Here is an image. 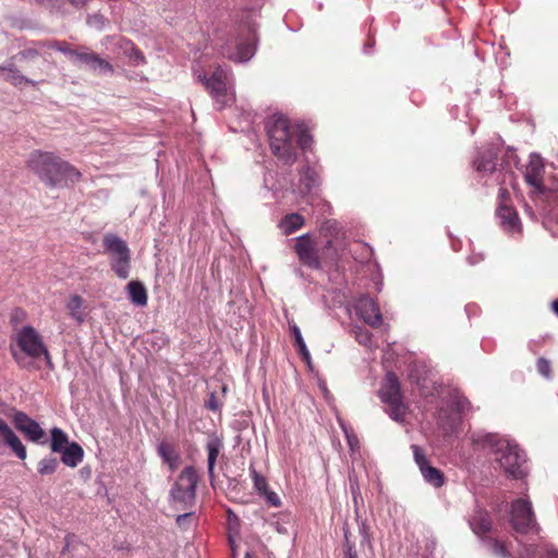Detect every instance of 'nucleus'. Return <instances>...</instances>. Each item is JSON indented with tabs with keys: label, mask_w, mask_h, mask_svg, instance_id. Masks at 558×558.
Returning a JSON list of instances; mask_svg holds the SVG:
<instances>
[{
	"label": "nucleus",
	"mask_w": 558,
	"mask_h": 558,
	"mask_svg": "<svg viewBox=\"0 0 558 558\" xmlns=\"http://www.w3.org/2000/svg\"><path fill=\"white\" fill-rule=\"evenodd\" d=\"M371 332L368 330L360 329V331L356 333V339L361 344H368L371 342Z\"/></svg>",
	"instance_id": "obj_40"
},
{
	"label": "nucleus",
	"mask_w": 558,
	"mask_h": 558,
	"mask_svg": "<svg viewBox=\"0 0 558 558\" xmlns=\"http://www.w3.org/2000/svg\"><path fill=\"white\" fill-rule=\"evenodd\" d=\"M305 225V219L298 213H292L283 216L278 223V228L282 234L290 235L298 230L302 229Z\"/></svg>",
	"instance_id": "obj_20"
},
{
	"label": "nucleus",
	"mask_w": 558,
	"mask_h": 558,
	"mask_svg": "<svg viewBox=\"0 0 558 558\" xmlns=\"http://www.w3.org/2000/svg\"><path fill=\"white\" fill-rule=\"evenodd\" d=\"M82 305L83 299L77 294L72 295L66 304V308L70 311L71 316L77 319L78 322H82V316L80 312Z\"/></svg>",
	"instance_id": "obj_34"
},
{
	"label": "nucleus",
	"mask_w": 558,
	"mask_h": 558,
	"mask_svg": "<svg viewBox=\"0 0 558 558\" xmlns=\"http://www.w3.org/2000/svg\"><path fill=\"white\" fill-rule=\"evenodd\" d=\"M250 473L257 494L260 496L263 493H267L269 488L267 478L253 468L250 469Z\"/></svg>",
	"instance_id": "obj_33"
},
{
	"label": "nucleus",
	"mask_w": 558,
	"mask_h": 558,
	"mask_svg": "<svg viewBox=\"0 0 558 558\" xmlns=\"http://www.w3.org/2000/svg\"><path fill=\"white\" fill-rule=\"evenodd\" d=\"M486 544L493 555H495L497 557H501V558H511L512 557L505 543H502L496 538L488 537L486 539Z\"/></svg>",
	"instance_id": "obj_31"
},
{
	"label": "nucleus",
	"mask_w": 558,
	"mask_h": 558,
	"mask_svg": "<svg viewBox=\"0 0 558 558\" xmlns=\"http://www.w3.org/2000/svg\"><path fill=\"white\" fill-rule=\"evenodd\" d=\"M73 62L87 65L92 70L99 69L101 73H113V66L99 54L90 51L87 47L75 48Z\"/></svg>",
	"instance_id": "obj_14"
},
{
	"label": "nucleus",
	"mask_w": 558,
	"mask_h": 558,
	"mask_svg": "<svg viewBox=\"0 0 558 558\" xmlns=\"http://www.w3.org/2000/svg\"><path fill=\"white\" fill-rule=\"evenodd\" d=\"M536 367L539 374L545 377H549L551 374L550 362L545 357H539L536 363Z\"/></svg>",
	"instance_id": "obj_36"
},
{
	"label": "nucleus",
	"mask_w": 558,
	"mask_h": 558,
	"mask_svg": "<svg viewBox=\"0 0 558 558\" xmlns=\"http://www.w3.org/2000/svg\"><path fill=\"white\" fill-rule=\"evenodd\" d=\"M510 193L506 189L499 190V205L497 207V217L505 230L509 232L520 231L521 225L518 213L511 206Z\"/></svg>",
	"instance_id": "obj_11"
},
{
	"label": "nucleus",
	"mask_w": 558,
	"mask_h": 558,
	"mask_svg": "<svg viewBox=\"0 0 558 558\" xmlns=\"http://www.w3.org/2000/svg\"><path fill=\"white\" fill-rule=\"evenodd\" d=\"M117 48L119 53H123L129 57V59L135 64L138 65L145 61V58L136 46L126 38H120L117 43Z\"/></svg>",
	"instance_id": "obj_23"
},
{
	"label": "nucleus",
	"mask_w": 558,
	"mask_h": 558,
	"mask_svg": "<svg viewBox=\"0 0 558 558\" xmlns=\"http://www.w3.org/2000/svg\"><path fill=\"white\" fill-rule=\"evenodd\" d=\"M510 522L512 527L521 534L538 533L541 527L536 522L535 513L530 500L518 498L511 504Z\"/></svg>",
	"instance_id": "obj_9"
},
{
	"label": "nucleus",
	"mask_w": 558,
	"mask_h": 558,
	"mask_svg": "<svg viewBox=\"0 0 558 558\" xmlns=\"http://www.w3.org/2000/svg\"><path fill=\"white\" fill-rule=\"evenodd\" d=\"M361 318L371 327L377 328L383 323V316L376 301L369 296L361 298L356 305Z\"/></svg>",
	"instance_id": "obj_16"
},
{
	"label": "nucleus",
	"mask_w": 558,
	"mask_h": 558,
	"mask_svg": "<svg viewBox=\"0 0 558 558\" xmlns=\"http://www.w3.org/2000/svg\"><path fill=\"white\" fill-rule=\"evenodd\" d=\"M497 155L493 150H485L478 155L474 161L476 171L481 173H492L496 169Z\"/></svg>",
	"instance_id": "obj_25"
},
{
	"label": "nucleus",
	"mask_w": 558,
	"mask_h": 558,
	"mask_svg": "<svg viewBox=\"0 0 558 558\" xmlns=\"http://www.w3.org/2000/svg\"><path fill=\"white\" fill-rule=\"evenodd\" d=\"M104 247L110 254V266L117 277L126 279L130 276L131 254L126 242L116 234L104 236Z\"/></svg>",
	"instance_id": "obj_6"
},
{
	"label": "nucleus",
	"mask_w": 558,
	"mask_h": 558,
	"mask_svg": "<svg viewBox=\"0 0 558 558\" xmlns=\"http://www.w3.org/2000/svg\"><path fill=\"white\" fill-rule=\"evenodd\" d=\"M0 71L4 73L3 78L14 86H21L23 84H31L33 86L36 85L34 81L21 74L20 71L13 66H0Z\"/></svg>",
	"instance_id": "obj_26"
},
{
	"label": "nucleus",
	"mask_w": 558,
	"mask_h": 558,
	"mask_svg": "<svg viewBox=\"0 0 558 558\" xmlns=\"http://www.w3.org/2000/svg\"><path fill=\"white\" fill-rule=\"evenodd\" d=\"M537 555V548L533 545L524 546L523 550L520 553L519 558H535Z\"/></svg>",
	"instance_id": "obj_39"
},
{
	"label": "nucleus",
	"mask_w": 558,
	"mask_h": 558,
	"mask_svg": "<svg viewBox=\"0 0 558 558\" xmlns=\"http://www.w3.org/2000/svg\"><path fill=\"white\" fill-rule=\"evenodd\" d=\"M158 453L165 463L169 465V469L173 472L178 469L180 463V454L175 450L174 446L169 442H161L158 446Z\"/></svg>",
	"instance_id": "obj_24"
},
{
	"label": "nucleus",
	"mask_w": 558,
	"mask_h": 558,
	"mask_svg": "<svg viewBox=\"0 0 558 558\" xmlns=\"http://www.w3.org/2000/svg\"><path fill=\"white\" fill-rule=\"evenodd\" d=\"M0 435L3 438V441L11 448V450L16 454L21 460H25L27 457V451L25 446L22 444L20 438L15 435V433L10 428L7 422L0 417Z\"/></svg>",
	"instance_id": "obj_18"
},
{
	"label": "nucleus",
	"mask_w": 558,
	"mask_h": 558,
	"mask_svg": "<svg viewBox=\"0 0 558 558\" xmlns=\"http://www.w3.org/2000/svg\"><path fill=\"white\" fill-rule=\"evenodd\" d=\"M308 180H310L311 182H314V178H313V175H308Z\"/></svg>",
	"instance_id": "obj_48"
},
{
	"label": "nucleus",
	"mask_w": 558,
	"mask_h": 558,
	"mask_svg": "<svg viewBox=\"0 0 558 558\" xmlns=\"http://www.w3.org/2000/svg\"><path fill=\"white\" fill-rule=\"evenodd\" d=\"M223 448V442L220 438L213 436L208 439L206 444V450L208 453L207 465H208V475L210 478L215 476V465L217 459L220 454L221 449Z\"/></svg>",
	"instance_id": "obj_21"
},
{
	"label": "nucleus",
	"mask_w": 558,
	"mask_h": 558,
	"mask_svg": "<svg viewBox=\"0 0 558 558\" xmlns=\"http://www.w3.org/2000/svg\"><path fill=\"white\" fill-rule=\"evenodd\" d=\"M227 58L235 62H243L250 60L255 53V39L254 35L248 32L245 39H239L235 43V51L227 50L223 52Z\"/></svg>",
	"instance_id": "obj_17"
},
{
	"label": "nucleus",
	"mask_w": 558,
	"mask_h": 558,
	"mask_svg": "<svg viewBox=\"0 0 558 558\" xmlns=\"http://www.w3.org/2000/svg\"><path fill=\"white\" fill-rule=\"evenodd\" d=\"M60 453L62 463L70 468H76L84 458L83 448L75 441L68 445Z\"/></svg>",
	"instance_id": "obj_19"
},
{
	"label": "nucleus",
	"mask_w": 558,
	"mask_h": 558,
	"mask_svg": "<svg viewBox=\"0 0 558 558\" xmlns=\"http://www.w3.org/2000/svg\"><path fill=\"white\" fill-rule=\"evenodd\" d=\"M131 302L137 306H145L148 301L147 290L138 280H132L126 286Z\"/></svg>",
	"instance_id": "obj_22"
},
{
	"label": "nucleus",
	"mask_w": 558,
	"mask_h": 558,
	"mask_svg": "<svg viewBox=\"0 0 558 558\" xmlns=\"http://www.w3.org/2000/svg\"><path fill=\"white\" fill-rule=\"evenodd\" d=\"M545 166L541 156L532 154L525 167L524 180L537 193H544Z\"/></svg>",
	"instance_id": "obj_13"
},
{
	"label": "nucleus",
	"mask_w": 558,
	"mask_h": 558,
	"mask_svg": "<svg viewBox=\"0 0 558 558\" xmlns=\"http://www.w3.org/2000/svg\"><path fill=\"white\" fill-rule=\"evenodd\" d=\"M344 548L347 558H357L354 543L351 541V533L347 529L344 530Z\"/></svg>",
	"instance_id": "obj_35"
},
{
	"label": "nucleus",
	"mask_w": 558,
	"mask_h": 558,
	"mask_svg": "<svg viewBox=\"0 0 558 558\" xmlns=\"http://www.w3.org/2000/svg\"><path fill=\"white\" fill-rule=\"evenodd\" d=\"M551 310L558 316V299L551 302Z\"/></svg>",
	"instance_id": "obj_46"
},
{
	"label": "nucleus",
	"mask_w": 558,
	"mask_h": 558,
	"mask_svg": "<svg viewBox=\"0 0 558 558\" xmlns=\"http://www.w3.org/2000/svg\"><path fill=\"white\" fill-rule=\"evenodd\" d=\"M70 1H71V3L76 4V5L83 4L85 2V0H70Z\"/></svg>",
	"instance_id": "obj_47"
},
{
	"label": "nucleus",
	"mask_w": 558,
	"mask_h": 558,
	"mask_svg": "<svg viewBox=\"0 0 558 558\" xmlns=\"http://www.w3.org/2000/svg\"><path fill=\"white\" fill-rule=\"evenodd\" d=\"M300 263L311 269L319 270L325 265H335L340 258V253L332 240H327L319 250L311 234L305 233L295 239L293 246Z\"/></svg>",
	"instance_id": "obj_3"
},
{
	"label": "nucleus",
	"mask_w": 558,
	"mask_h": 558,
	"mask_svg": "<svg viewBox=\"0 0 558 558\" xmlns=\"http://www.w3.org/2000/svg\"><path fill=\"white\" fill-rule=\"evenodd\" d=\"M260 496H263L266 502L272 507H279L281 505L279 496L269 488L267 489V493H263Z\"/></svg>",
	"instance_id": "obj_37"
},
{
	"label": "nucleus",
	"mask_w": 558,
	"mask_h": 558,
	"mask_svg": "<svg viewBox=\"0 0 558 558\" xmlns=\"http://www.w3.org/2000/svg\"><path fill=\"white\" fill-rule=\"evenodd\" d=\"M26 317V312L24 310H21V308H16L13 313H12V322H21L23 320L24 318Z\"/></svg>",
	"instance_id": "obj_43"
},
{
	"label": "nucleus",
	"mask_w": 558,
	"mask_h": 558,
	"mask_svg": "<svg viewBox=\"0 0 558 558\" xmlns=\"http://www.w3.org/2000/svg\"><path fill=\"white\" fill-rule=\"evenodd\" d=\"M26 167L48 189L70 187L82 179L78 169L52 151L34 150L26 160Z\"/></svg>",
	"instance_id": "obj_2"
},
{
	"label": "nucleus",
	"mask_w": 558,
	"mask_h": 558,
	"mask_svg": "<svg viewBox=\"0 0 558 558\" xmlns=\"http://www.w3.org/2000/svg\"><path fill=\"white\" fill-rule=\"evenodd\" d=\"M192 515L193 513L179 514L177 518L178 525L184 527L187 524V522L192 519Z\"/></svg>",
	"instance_id": "obj_42"
},
{
	"label": "nucleus",
	"mask_w": 558,
	"mask_h": 558,
	"mask_svg": "<svg viewBox=\"0 0 558 558\" xmlns=\"http://www.w3.org/2000/svg\"><path fill=\"white\" fill-rule=\"evenodd\" d=\"M12 354H13L14 360L17 362V364L23 365V362L25 359L16 352H13Z\"/></svg>",
	"instance_id": "obj_45"
},
{
	"label": "nucleus",
	"mask_w": 558,
	"mask_h": 558,
	"mask_svg": "<svg viewBox=\"0 0 558 558\" xmlns=\"http://www.w3.org/2000/svg\"><path fill=\"white\" fill-rule=\"evenodd\" d=\"M38 54V50L34 48H27L20 52V56L24 59H35Z\"/></svg>",
	"instance_id": "obj_41"
},
{
	"label": "nucleus",
	"mask_w": 558,
	"mask_h": 558,
	"mask_svg": "<svg viewBox=\"0 0 558 558\" xmlns=\"http://www.w3.org/2000/svg\"><path fill=\"white\" fill-rule=\"evenodd\" d=\"M199 81L205 85L211 97L217 104L219 110L231 106L234 101V95L228 88V71L217 66L210 77L198 75Z\"/></svg>",
	"instance_id": "obj_7"
},
{
	"label": "nucleus",
	"mask_w": 558,
	"mask_h": 558,
	"mask_svg": "<svg viewBox=\"0 0 558 558\" xmlns=\"http://www.w3.org/2000/svg\"><path fill=\"white\" fill-rule=\"evenodd\" d=\"M381 402L388 405V414L396 422H403L408 407L403 402V395L398 377L395 373L388 372L378 391Z\"/></svg>",
	"instance_id": "obj_4"
},
{
	"label": "nucleus",
	"mask_w": 558,
	"mask_h": 558,
	"mask_svg": "<svg viewBox=\"0 0 558 558\" xmlns=\"http://www.w3.org/2000/svg\"><path fill=\"white\" fill-rule=\"evenodd\" d=\"M292 333L294 336L295 345L298 348V351H299L301 357L310 365L311 364V354H310V352L306 348V344L303 340L300 328L294 325L292 327Z\"/></svg>",
	"instance_id": "obj_30"
},
{
	"label": "nucleus",
	"mask_w": 558,
	"mask_h": 558,
	"mask_svg": "<svg viewBox=\"0 0 558 558\" xmlns=\"http://www.w3.org/2000/svg\"><path fill=\"white\" fill-rule=\"evenodd\" d=\"M206 407H207V409H209L210 411H214V412L220 410L221 404L218 401V398L215 393L210 395L209 399L206 402Z\"/></svg>",
	"instance_id": "obj_38"
},
{
	"label": "nucleus",
	"mask_w": 558,
	"mask_h": 558,
	"mask_svg": "<svg viewBox=\"0 0 558 558\" xmlns=\"http://www.w3.org/2000/svg\"><path fill=\"white\" fill-rule=\"evenodd\" d=\"M16 343L21 351L33 359H38L45 355L46 360L50 361V354L46 348L43 337L32 326H24L16 332Z\"/></svg>",
	"instance_id": "obj_10"
},
{
	"label": "nucleus",
	"mask_w": 558,
	"mask_h": 558,
	"mask_svg": "<svg viewBox=\"0 0 558 558\" xmlns=\"http://www.w3.org/2000/svg\"><path fill=\"white\" fill-rule=\"evenodd\" d=\"M541 558H558V550L551 547H546Z\"/></svg>",
	"instance_id": "obj_44"
},
{
	"label": "nucleus",
	"mask_w": 558,
	"mask_h": 558,
	"mask_svg": "<svg viewBox=\"0 0 558 558\" xmlns=\"http://www.w3.org/2000/svg\"><path fill=\"white\" fill-rule=\"evenodd\" d=\"M50 434H51L50 448H51L52 452L60 453L68 445L71 444V442H69L68 435L59 427H53L50 430Z\"/></svg>",
	"instance_id": "obj_27"
},
{
	"label": "nucleus",
	"mask_w": 558,
	"mask_h": 558,
	"mask_svg": "<svg viewBox=\"0 0 558 558\" xmlns=\"http://www.w3.org/2000/svg\"><path fill=\"white\" fill-rule=\"evenodd\" d=\"M13 423L15 428L33 442H39L45 437V432L40 425L24 412H16L13 416Z\"/></svg>",
	"instance_id": "obj_15"
},
{
	"label": "nucleus",
	"mask_w": 558,
	"mask_h": 558,
	"mask_svg": "<svg viewBox=\"0 0 558 558\" xmlns=\"http://www.w3.org/2000/svg\"><path fill=\"white\" fill-rule=\"evenodd\" d=\"M271 153L284 165H293L299 150L312 145V136L304 123L292 122L282 114H274L266 124Z\"/></svg>",
	"instance_id": "obj_1"
},
{
	"label": "nucleus",
	"mask_w": 558,
	"mask_h": 558,
	"mask_svg": "<svg viewBox=\"0 0 558 558\" xmlns=\"http://www.w3.org/2000/svg\"><path fill=\"white\" fill-rule=\"evenodd\" d=\"M198 481L196 469L192 465L185 466L171 488L173 501L182 504L185 508L191 507L195 500Z\"/></svg>",
	"instance_id": "obj_8"
},
{
	"label": "nucleus",
	"mask_w": 558,
	"mask_h": 558,
	"mask_svg": "<svg viewBox=\"0 0 558 558\" xmlns=\"http://www.w3.org/2000/svg\"><path fill=\"white\" fill-rule=\"evenodd\" d=\"M411 449L413 451L414 461L420 468L424 480L436 488L441 487L445 483L444 473L439 469L430 465L424 450L420 446L412 445Z\"/></svg>",
	"instance_id": "obj_12"
},
{
	"label": "nucleus",
	"mask_w": 558,
	"mask_h": 558,
	"mask_svg": "<svg viewBox=\"0 0 558 558\" xmlns=\"http://www.w3.org/2000/svg\"><path fill=\"white\" fill-rule=\"evenodd\" d=\"M494 446L495 461L498 462L505 473L513 478L523 477L525 475L523 470L525 458L519 447L506 439L496 440Z\"/></svg>",
	"instance_id": "obj_5"
},
{
	"label": "nucleus",
	"mask_w": 558,
	"mask_h": 558,
	"mask_svg": "<svg viewBox=\"0 0 558 558\" xmlns=\"http://www.w3.org/2000/svg\"><path fill=\"white\" fill-rule=\"evenodd\" d=\"M37 45L40 48H48V49H53V50L60 51V52L64 53L65 56H68L71 60L74 57L73 52L75 51V48H72L70 46V44L64 40H53V41H47V43L40 41Z\"/></svg>",
	"instance_id": "obj_29"
},
{
	"label": "nucleus",
	"mask_w": 558,
	"mask_h": 558,
	"mask_svg": "<svg viewBox=\"0 0 558 558\" xmlns=\"http://www.w3.org/2000/svg\"><path fill=\"white\" fill-rule=\"evenodd\" d=\"M472 530L477 535H485L492 529V521L487 513L480 512L471 522Z\"/></svg>",
	"instance_id": "obj_28"
},
{
	"label": "nucleus",
	"mask_w": 558,
	"mask_h": 558,
	"mask_svg": "<svg viewBox=\"0 0 558 558\" xmlns=\"http://www.w3.org/2000/svg\"><path fill=\"white\" fill-rule=\"evenodd\" d=\"M59 466V461L54 457H46L37 464V471L40 475H51Z\"/></svg>",
	"instance_id": "obj_32"
}]
</instances>
